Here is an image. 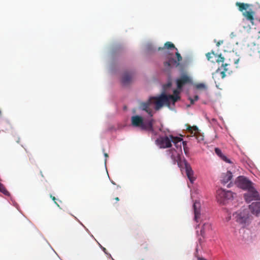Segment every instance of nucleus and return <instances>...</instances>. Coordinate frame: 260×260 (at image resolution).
Returning <instances> with one entry per match:
<instances>
[{
  "instance_id": "1",
  "label": "nucleus",
  "mask_w": 260,
  "mask_h": 260,
  "mask_svg": "<svg viewBox=\"0 0 260 260\" xmlns=\"http://www.w3.org/2000/svg\"><path fill=\"white\" fill-rule=\"evenodd\" d=\"M173 93L174 95H167L165 93H162L158 96L151 97L147 102L142 103L141 104V108L152 117L153 109L158 110L164 105L169 106L171 102L174 104L180 99L179 96V92L177 90H174Z\"/></svg>"
},
{
  "instance_id": "2",
  "label": "nucleus",
  "mask_w": 260,
  "mask_h": 260,
  "mask_svg": "<svg viewBox=\"0 0 260 260\" xmlns=\"http://www.w3.org/2000/svg\"><path fill=\"white\" fill-rule=\"evenodd\" d=\"M169 157L172 160V163L174 165L177 162L178 166L180 168H185V172L187 178L189 180L190 183H193L196 178L193 176V171L191 166L185 159L181 160L179 152L175 149H171L167 151Z\"/></svg>"
},
{
  "instance_id": "3",
  "label": "nucleus",
  "mask_w": 260,
  "mask_h": 260,
  "mask_svg": "<svg viewBox=\"0 0 260 260\" xmlns=\"http://www.w3.org/2000/svg\"><path fill=\"white\" fill-rule=\"evenodd\" d=\"M153 122L154 120L152 118L144 120L142 117L138 115L133 116L131 118L132 125L134 127H140L142 130L151 132L155 135L153 126Z\"/></svg>"
},
{
  "instance_id": "4",
  "label": "nucleus",
  "mask_w": 260,
  "mask_h": 260,
  "mask_svg": "<svg viewBox=\"0 0 260 260\" xmlns=\"http://www.w3.org/2000/svg\"><path fill=\"white\" fill-rule=\"evenodd\" d=\"M158 50H162V55L164 57L167 59L164 61V66L166 70L170 71L173 66L177 67L179 65V62L175 60L174 57V53L171 52L172 50L165 49L164 48L159 47Z\"/></svg>"
},
{
  "instance_id": "5",
  "label": "nucleus",
  "mask_w": 260,
  "mask_h": 260,
  "mask_svg": "<svg viewBox=\"0 0 260 260\" xmlns=\"http://www.w3.org/2000/svg\"><path fill=\"white\" fill-rule=\"evenodd\" d=\"M236 5L238 7L239 10L240 12H243V16L245 17L247 20L249 21L252 24H253L255 12L251 9H249L248 11L243 12L244 10H248L250 5L248 4L242 3L240 2H237L236 3Z\"/></svg>"
},
{
  "instance_id": "6",
  "label": "nucleus",
  "mask_w": 260,
  "mask_h": 260,
  "mask_svg": "<svg viewBox=\"0 0 260 260\" xmlns=\"http://www.w3.org/2000/svg\"><path fill=\"white\" fill-rule=\"evenodd\" d=\"M216 199L220 204H224L228 200L233 198V193L230 190H225L222 188L217 190Z\"/></svg>"
},
{
  "instance_id": "7",
  "label": "nucleus",
  "mask_w": 260,
  "mask_h": 260,
  "mask_svg": "<svg viewBox=\"0 0 260 260\" xmlns=\"http://www.w3.org/2000/svg\"><path fill=\"white\" fill-rule=\"evenodd\" d=\"M160 137L155 141L156 145L159 146L160 148H170L172 146V138L171 136Z\"/></svg>"
},
{
  "instance_id": "8",
  "label": "nucleus",
  "mask_w": 260,
  "mask_h": 260,
  "mask_svg": "<svg viewBox=\"0 0 260 260\" xmlns=\"http://www.w3.org/2000/svg\"><path fill=\"white\" fill-rule=\"evenodd\" d=\"M244 198L247 203L251 201H256L260 200L258 192L252 186L247 190V192L244 194Z\"/></svg>"
},
{
  "instance_id": "9",
  "label": "nucleus",
  "mask_w": 260,
  "mask_h": 260,
  "mask_svg": "<svg viewBox=\"0 0 260 260\" xmlns=\"http://www.w3.org/2000/svg\"><path fill=\"white\" fill-rule=\"evenodd\" d=\"M235 184L238 187L247 190L252 187V182L243 176L238 177L235 181Z\"/></svg>"
},
{
  "instance_id": "10",
  "label": "nucleus",
  "mask_w": 260,
  "mask_h": 260,
  "mask_svg": "<svg viewBox=\"0 0 260 260\" xmlns=\"http://www.w3.org/2000/svg\"><path fill=\"white\" fill-rule=\"evenodd\" d=\"M200 227L201 230L200 232H199L198 230H197V235L198 236L200 235L203 239H204L205 238L206 233L212 230L211 224L207 221L202 222L201 224L197 225L196 228L197 229L198 228Z\"/></svg>"
},
{
  "instance_id": "11",
  "label": "nucleus",
  "mask_w": 260,
  "mask_h": 260,
  "mask_svg": "<svg viewBox=\"0 0 260 260\" xmlns=\"http://www.w3.org/2000/svg\"><path fill=\"white\" fill-rule=\"evenodd\" d=\"M250 215L249 211L245 209L242 211L238 212L237 213L236 216V221L240 223H245L250 219Z\"/></svg>"
},
{
  "instance_id": "12",
  "label": "nucleus",
  "mask_w": 260,
  "mask_h": 260,
  "mask_svg": "<svg viewBox=\"0 0 260 260\" xmlns=\"http://www.w3.org/2000/svg\"><path fill=\"white\" fill-rule=\"evenodd\" d=\"M191 83V78L185 74L181 75V77L176 80L177 88L179 89H181L184 85Z\"/></svg>"
},
{
  "instance_id": "13",
  "label": "nucleus",
  "mask_w": 260,
  "mask_h": 260,
  "mask_svg": "<svg viewBox=\"0 0 260 260\" xmlns=\"http://www.w3.org/2000/svg\"><path fill=\"white\" fill-rule=\"evenodd\" d=\"M172 142L174 144V145L176 147L178 152H181L182 145H183L185 153H186L185 147L186 145V142L183 141L182 139L178 137H174L171 136Z\"/></svg>"
},
{
  "instance_id": "14",
  "label": "nucleus",
  "mask_w": 260,
  "mask_h": 260,
  "mask_svg": "<svg viewBox=\"0 0 260 260\" xmlns=\"http://www.w3.org/2000/svg\"><path fill=\"white\" fill-rule=\"evenodd\" d=\"M249 208L253 214L258 216L260 214V200L252 202Z\"/></svg>"
},
{
  "instance_id": "15",
  "label": "nucleus",
  "mask_w": 260,
  "mask_h": 260,
  "mask_svg": "<svg viewBox=\"0 0 260 260\" xmlns=\"http://www.w3.org/2000/svg\"><path fill=\"white\" fill-rule=\"evenodd\" d=\"M163 48L165 49L175 50L176 51H177V52L175 53V54L177 57V60L178 61H180L182 60V56H181L180 54L178 52L177 48L175 47V45L172 43L170 42H167L165 44L164 47Z\"/></svg>"
},
{
  "instance_id": "16",
  "label": "nucleus",
  "mask_w": 260,
  "mask_h": 260,
  "mask_svg": "<svg viewBox=\"0 0 260 260\" xmlns=\"http://www.w3.org/2000/svg\"><path fill=\"white\" fill-rule=\"evenodd\" d=\"M193 210H194V220L198 222L199 221V219L200 218L201 213H200V208L201 204L199 202L195 201L193 204Z\"/></svg>"
},
{
  "instance_id": "17",
  "label": "nucleus",
  "mask_w": 260,
  "mask_h": 260,
  "mask_svg": "<svg viewBox=\"0 0 260 260\" xmlns=\"http://www.w3.org/2000/svg\"><path fill=\"white\" fill-rule=\"evenodd\" d=\"M233 177L232 173L230 171H227L226 173H222L221 176V182L225 184L228 183Z\"/></svg>"
},
{
  "instance_id": "18",
  "label": "nucleus",
  "mask_w": 260,
  "mask_h": 260,
  "mask_svg": "<svg viewBox=\"0 0 260 260\" xmlns=\"http://www.w3.org/2000/svg\"><path fill=\"white\" fill-rule=\"evenodd\" d=\"M133 79V75L129 73H125L121 79V82L124 85L129 84Z\"/></svg>"
},
{
  "instance_id": "19",
  "label": "nucleus",
  "mask_w": 260,
  "mask_h": 260,
  "mask_svg": "<svg viewBox=\"0 0 260 260\" xmlns=\"http://www.w3.org/2000/svg\"><path fill=\"white\" fill-rule=\"evenodd\" d=\"M229 66H230V64H228V63H225V64H222V67H223V70L222 71H221L220 73L222 78H224L225 77V76H226L225 72H228V73L229 74H230V71L229 69V68H228V67Z\"/></svg>"
},
{
  "instance_id": "20",
  "label": "nucleus",
  "mask_w": 260,
  "mask_h": 260,
  "mask_svg": "<svg viewBox=\"0 0 260 260\" xmlns=\"http://www.w3.org/2000/svg\"><path fill=\"white\" fill-rule=\"evenodd\" d=\"M187 129L191 134H192L193 132H194V135L199 133L198 128L196 126H191L190 125H187Z\"/></svg>"
},
{
  "instance_id": "21",
  "label": "nucleus",
  "mask_w": 260,
  "mask_h": 260,
  "mask_svg": "<svg viewBox=\"0 0 260 260\" xmlns=\"http://www.w3.org/2000/svg\"><path fill=\"white\" fill-rule=\"evenodd\" d=\"M213 56L216 57V54H215L213 52H208L206 54V57L208 60H211L213 62L214 61L211 60Z\"/></svg>"
},
{
  "instance_id": "22",
  "label": "nucleus",
  "mask_w": 260,
  "mask_h": 260,
  "mask_svg": "<svg viewBox=\"0 0 260 260\" xmlns=\"http://www.w3.org/2000/svg\"><path fill=\"white\" fill-rule=\"evenodd\" d=\"M196 87L198 89H205L206 88L205 84L202 83L196 84Z\"/></svg>"
},
{
  "instance_id": "23",
  "label": "nucleus",
  "mask_w": 260,
  "mask_h": 260,
  "mask_svg": "<svg viewBox=\"0 0 260 260\" xmlns=\"http://www.w3.org/2000/svg\"><path fill=\"white\" fill-rule=\"evenodd\" d=\"M215 152L220 158L223 155L221 150L218 148L215 149Z\"/></svg>"
},
{
  "instance_id": "24",
  "label": "nucleus",
  "mask_w": 260,
  "mask_h": 260,
  "mask_svg": "<svg viewBox=\"0 0 260 260\" xmlns=\"http://www.w3.org/2000/svg\"><path fill=\"white\" fill-rule=\"evenodd\" d=\"M221 158L224 161H225L226 162H228V163H229V164H231L232 162L230 160V159H229L226 156H225V155H223Z\"/></svg>"
},
{
  "instance_id": "25",
  "label": "nucleus",
  "mask_w": 260,
  "mask_h": 260,
  "mask_svg": "<svg viewBox=\"0 0 260 260\" xmlns=\"http://www.w3.org/2000/svg\"><path fill=\"white\" fill-rule=\"evenodd\" d=\"M224 58L223 57H222L221 56V54H220L219 56H218V58L217 59L216 61L217 62H223L224 61Z\"/></svg>"
},
{
  "instance_id": "26",
  "label": "nucleus",
  "mask_w": 260,
  "mask_h": 260,
  "mask_svg": "<svg viewBox=\"0 0 260 260\" xmlns=\"http://www.w3.org/2000/svg\"><path fill=\"white\" fill-rule=\"evenodd\" d=\"M198 99H199V96H198V95H196V96H194V99H190V103H191V104H194V102L195 101H198Z\"/></svg>"
},
{
  "instance_id": "27",
  "label": "nucleus",
  "mask_w": 260,
  "mask_h": 260,
  "mask_svg": "<svg viewBox=\"0 0 260 260\" xmlns=\"http://www.w3.org/2000/svg\"><path fill=\"white\" fill-rule=\"evenodd\" d=\"M50 198L52 199L53 201H54L55 203L57 205V206L59 207V205L55 201L56 198L52 196V195H50Z\"/></svg>"
},
{
  "instance_id": "28",
  "label": "nucleus",
  "mask_w": 260,
  "mask_h": 260,
  "mask_svg": "<svg viewBox=\"0 0 260 260\" xmlns=\"http://www.w3.org/2000/svg\"><path fill=\"white\" fill-rule=\"evenodd\" d=\"M223 41H219L217 42L216 43V46L218 47L221 44L223 43Z\"/></svg>"
},
{
  "instance_id": "29",
  "label": "nucleus",
  "mask_w": 260,
  "mask_h": 260,
  "mask_svg": "<svg viewBox=\"0 0 260 260\" xmlns=\"http://www.w3.org/2000/svg\"><path fill=\"white\" fill-rule=\"evenodd\" d=\"M198 241L200 244H201L203 242V240L201 238H199Z\"/></svg>"
},
{
  "instance_id": "30",
  "label": "nucleus",
  "mask_w": 260,
  "mask_h": 260,
  "mask_svg": "<svg viewBox=\"0 0 260 260\" xmlns=\"http://www.w3.org/2000/svg\"><path fill=\"white\" fill-rule=\"evenodd\" d=\"M198 260H206V259L202 257H198Z\"/></svg>"
},
{
  "instance_id": "31",
  "label": "nucleus",
  "mask_w": 260,
  "mask_h": 260,
  "mask_svg": "<svg viewBox=\"0 0 260 260\" xmlns=\"http://www.w3.org/2000/svg\"><path fill=\"white\" fill-rule=\"evenodd\" d=\"M117 202L119 201V199L118 197H116L115 199H114Z\"/></svg>"
},
{
  "instance_id": "32",
  "label": "nucleus",
  "mask_w": 260,
  "mask_h": 260,
  "mask_svg": "<svg viewBox=\"0 0 260 260\" xmlns=\"http://www.w3.org/2000/svg\"><path fill=\"white\" fill-rule=\"evenodd\" d=\"M104 155H105V156L106 157H108V154H107V153H105L104 154Z\"/></svg>"
},
{
  "instance_id": "33",
  "label": "nucleus",
  "mask_w": 260,
  "mask_h": 260,
  "mask_svg": "<svg viewBox=\"0 0 260 260\" xmlns=\"http://www.w3.org/2000/svg\"><path fill=\"white\" fill-rule=\"evenodd\" d=\"M230 184H231V183H229V184L228 185V186H228V187H230Z\"/></svg>"
},
{
  "instance_id": "34",
  "label": "nucleus",
  "mask_w": 260,
  "mask_h": 260,
  "mask_svg": "<svg viewBox=\"0 0 260 260\" xmlns=\"http://www.w3.org/2000/svg\"><path fill=\"white\" fill-rule=\"evenodd\" d=\"M103 250L105 251L106 250V248H103Z\"/></svg>"
},
{
  "instance_id": "35",
  "label": "nucleus",
  "mask_w": 260,
  "mask_h": 260,
  "mask_svg": "<svg viewBox=\"0 0 260 260\" xmlns=\"http://www.w3.org/2000/svg\"><path fill=\"white\" fill-rule=\"evenodd\" d=\"M159 129L160 131H161V128H159Z\"/></svg>"
},
{
  "instance_id": "36",
  "label": "nucleus",
  "mask_w": 260,
  "mask_h": 260,
  "mask_svg": "<svg viewBox=\"0 0 260 260\" xmlns=\"http://www.w3.org/2000/svg\"><path fill=\"white\" fill-rule=\"evenodd\" d=\"M147 248H148V247H147V246H146V247H144V248H146V249H147Z\"/></svg>"
},
{
  "instance_id": "37",
  "label": "nucleus",
  "mask_w": 260,
  "mask_h": 260,
  "mask_svg": "<svg viewBox=\"0 0 260 260\" xmlns=\"http://www.w3.org/2000/svg\"><path fill=\"white\" fill-rule=\"evenodd\" d=\"M0 180H1V179L0 178Z\"/></svg>"
},
{
  "instance_id": "38",
  "label": "nucleus",
  "mask_w": 260,
  "mask_h": 260,
  "mask_svg": "<svg viewBox=\"0 0 260 260\" xmlns=\"http://www.w3.org/2000/svg\"><path fill=\"white\" fill-rule=\"evenodd\" d=\"M142 260H144V259H142Z\"/></svg>"
}]
</instances>
